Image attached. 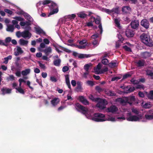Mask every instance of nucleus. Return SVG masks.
Wrapping results in <instances>:
<instances>
[{"mask_svg": "<svg viewBox=\"0 0 153 153\" xmlns=\"http://www.w3.org/2000/svg\"><path fill=\"white\" fill-rule=\"evenodd\" d=\"M99 36V32H98L95 34H94L93 35H92L91 38L92 39H96L97 38H98V37Z\"/></svg>", "mask_w": 153, "mask_h": 153, "instance_id": "nucleus-50", "label": "nucleus"}, {"mask_svg": "<svg viewBox=\"0 0 153 153\" xmlns=\"http://www.w3.org/2000/svg\"><path fill=\"white\" fill-rule=\"evenodd\" d=\"M122 10L123 14H129L131 11V8L128 6H124L123 7Z\"/></svg>", "mask_w": 153, "mask_h": 153, "instance_id": "nucleus-10", "label": "nucleus"}, {"mask_svg": "<svg viewBox=\"0 0 153 153\" xmlns=\"http://www.w3.org/2000/svg\"><path fill=\"white\" fill-rule=\"evenodd\" d=\"M127 87L128 88L127 89H126L125 91H124V93H129L133 91L135 89V88L134 87H131L130 86H127Z\"/></svg>", "mask_w": 153, "mask_h": 153, "instance_id": "nucleus-20", "label": "nucleus"}, {"mask_svg": "<svg viewBox=\"0 0 153 153\" xmlns=\"http://www.w3.org/2000/svg\"><path fill=\"white\" fill-rule=\"evenodd\" d=\"M13 19H16V20L22 22L24 20V19L21 17L19 16H16L13 18Z\"/></svg>", "mask_w": 153, "mask_h": 153, "instance_id": "nucleus-43", "label": "nucleus"}, {"mask_svg": "<svg viewBox=\"0 0 153 153\" xmlns=\"http://www.w3.org/2000/svg\"><path fill=\"white\" fill-rule=\"evenodd\" d=\"M141 25L146 29H148L149 27V22L146 19H144L141 21Z\"/></svg>", "mask_w": 153, "mask_h": 153, "instance_id": "nucleus-14", "label": "nucleus"}, {"mask_svg": "<svg viewBox=\"0 0 153 153\" xmlns=\"http://www.w3.org/2000/svg\"><path fill=\"white\" fill-rule=\"evenodd\" d=\"M106 94L110 96H113L115 95V94L112 91H109L106 92Z\"/></svg>", "mask_w": 153, "mask_h": 153, "instance_id": "nucleus-49", "label": "nucleus"}, {"mask_svg": "<svg viewBox=\"0 0 153 153\" xmlns=\"http://www.w3.org/2000/svg\"><path fill=\"white\" fill-rule=\"evenodd\" d=\"M30 69L28 68L27 69L24 71H22L21 73L22 74L23 76H26L28 74L30 73Z\"/></svg>", "mask_w": 153, "mask_h": 153, "instance_id": "nucleus-32", "label": "nucleus"}, {"mask_svg": "<svg viewBox=\"0 0 153 153\" xmlns=\"http://www.w3.org/2000/svg\"><path fill=\"white\" fill-rule=\"evenodd\" d=\"M19 45L21 46H26L28 43L27 40H25L23 39H20L19 41Z\"/></svg>", "mask_w": 153, "mask_h": 153, "instance_id": "nucleus-18", "label": "nucleus"}, {"mask_svg": "<svg viewBox=\"0 0 153 153\" xmlns=\"http://www.w3.org/2000/svg\"><path fill=\"white\" fill-rule=\"evenodd\" d=\"M22 14L25 18L28 20V22H29L30 23L33 22V19L29 14L25 12H23Z\"/></svg>", "mask_w": 153, "mask_h": 153, "instance_id": "nucleus-19", "label": "nucleus"}, {"mask_svg": "<svg viewBox=\"0 0 153 153\" xmlns=\"http://www.w3.org/2000/svg\"><path fill=\"white\" fill-rule=\"evenodd\" d=\"M78 99L79 101L85 105H86L89 104L88 101L83 96H79V97Z\"/></svg>", "mask_w": 153, "mask_h": 153, "instance_id": "nucleus-13", "label": "nucleus"}, {"mask_svg": "<svg viewBox=\"0 0 153 153\" xmlns=\"http://www.w3.org/2000/svg\"><path fill=\"white\" fill-rule=\"evenodd\" d=\"M87 41L86 39H84L81 41H80L79 42V43L80 45H86V46L87 44Z\"/></svg>", "mask_w": 153, "mask_h": 153, "instance_id": "nucleus-39", "label": "nucleus"}, {"mask_svg": "<svg viewBox=\"0 0 153 153\" xmlns=\"http://www.w3.org/2000/svg\"><path fill=\"white\" fill-rule=\"evenodd\" d=\"M102 64L105 65H108V61L107 59L103 58L102 61Z\"/></svg>", "mask_w": 153, "mask_h": 153, "instance_id": "nucleus-44", "label": "nucleus"}, {"mask_svg": "<svg viewBox=\"0 0 153 153\" xmlns=\"http://www.w3.org/2000/svg\"><path fill=\"white\" fill-rule=\"evenodd\" d=\"M118 63L116 61H112L108 64V65L111 68H113L117 67L118 65Z\"/></svg>", "mask_w": 153, "mask_h": 153, "instance_id": "nucleus-27", "label": "nucleus"}, {"mask_svg": "<svg viewBox=\"0 0 153 153\" xmlns=\"http://www.w3.org/2000/svg\"><path fill=\"white\" fill-rule=\"evenodd\" d=\"M15 79V77L13 75H10L9 77L7 78V79L8 81L14 80Z\"/></svg>", "mask_w": 153, "mask_h": 153, "instance_id": "nucleus-47", "label": "nucleus"}, {"mask_svg": "<svg viewBox=\"0 0 153 153\" xmlns=\"http://www.w3.org/2000/svg\"><path fill=\"white\" fill-rule=\"evenodd\" d=\"M76 17V15L75 14H73L71 15H69L67 16L66 18H68L70 20L74 19Z\"/></svg>", "mask_w": 153, "mask_h": 153, "instance_id": "nucleus-38", "label": "nucleus"}, {"mask_svg": "<svg viewBox=\"0 0 153 153\" xmlns=\"http://www.w3.org/2000/svg\"><path fill=\"white\" fill-rule=\"evenodd\" d=\"M151 55V54L150 53L146 52L142 53L141 56L143 58H146L150 57Z\"/></svg>", "mask_w": 153, "mask_h": 153, "instance_id": "nucleus-26", "label": "nucleus"}, {"mask_svg": "<svg viewBox=\"0 0 153 153\" xmlns=\"http://www.w3.org/2000/svg\"><path fill=\"white\" fill-rule=\"evenodd\" d=\"M31 23L29 22L26 21L21 22L20 23V25L23 28L25 29H27L30 27L29 26L30 25Z\"/></svg>", "mask_w": 153, "mask_h": 153, "instance_id": "nucleus-9", "label": "nucleus"}, {"mask_svg": "<svg viewBox=\"0 0 153 153\" xmlns=\"http://www.w3.org/2000/svg\"><path fill=\"white\" fill-rule=\"evenodd\" d=\"M148 97L150 99H153V91H151L148 94Z\"/></svg>", "mask_w": 153, "mask_h": 153, "instance_id": "nucleus-48", "label": "nucleus"}, {"mask_svg": "<svg viewBox=\"0 0 153 153\" xmlns=\"http://www.w3.org/2000/svg\"><path fill=\"white\" fill-rule=\"evenodd\" d=\"M77 15L78 17L83 19L85 18L87 16V15L84 11L78 12L77 13Z\"/></svg>", "mask_w": 153, "mask_h": 153, "instance_id": "nucleus-21", "label": "nucleus"}, {"mask_svg": "<svg viewBox=\"0 0 153 153\" xmlns=\"http://www.w3.org/2000/svg\"><path fill=\"white\" fill-rule=\"evenodd\" d=\"M71 92H70L69 94H68L67 96V98L68 100H73V99L71 97Z\"/></svg>", "mask_w": 153, "mask_h": 153, "instance_id": "nucleus-61", "label": "nucleus"}, {"mask_svg": "<svg viewBox=\"0 0 153 153\" xmlns=\"http://www.w3.org/2000/svg\"><path fill=\"white\" fill-rule=\"evenodd\" d=\"M31 36V34L27 31L22 32V37L25 38L29 39Z\"/></svg>", "mask_w": 153, "mask_h": 153, "instance_id": "nucleus-15", "label": "nucleus"}, {"mask_svg": "<svg viewBox=\"0 0 153 153\" xmlns=\"http://www.w3.org/2000/svg\"><path fill=\"white\" fill-rule=\"evenodd\" d=\"M134 32L130 29H127L126 31V34L127 37H132L134 35Z\"/></svg>", "mask_w": 153, "mask_h": 153, "instance_id": "nucleus-16", "label": "nucleus"}, {"mask_svg": "<svg viewBox=\"0 0 153 153\" xmlns=\"http://www.w3.org/2000/svg\"><path fill=\"white\" fill-rule=\"evenodd\" d=\"M131 82L133 84H137L139 82L138 80H135L134 78L131 80Z\"/></svg>", "mask_w": 153, "mask_h": 153, "instance_id": "nucleus-51", "label": "nucleus"}, {"mask_svg": "<svg viewBox=\"0 0 153 153\" xmlns=\"http://www.w3.org/2000/svg\"><path fill=\"white\" fill-rule=\"evenodd\" d=\"M132 112L136 114H138L139 113V111L136 109L133 108L132 109Z\"/></svg>", "mask_w": 153, "mask_h": 153, "instance_id": "nucleus-60", "label": "nucleus"}, {"mask_svg": "<svg viewBox=\"0 0 153 153\" xmlns=\"http://www.w3.org/2000/svg\"><path fill=\"white\" fill-rule=\"evenodd\" d=\"M136 63L137 66L141 67L144 66L145 62L143 60H140L136 62Z\"/></svg>", "mask_w": 153, "mask_h": 153, "instance_id": "nucleus-31", "label": "nucleus"}, {"mask_svg": "<svg viewBox=\"0 0 153 153\" xmlns=\"http://www.w3.org/2000/svg\"><path fill=\"white\" fill-rule=\"evenodd\" d=\"M98 27L99 28V29L100 30V34H101L102 33L103 30L102 28V26L101 24L100 23L99 25L98 26Z\"/></svg>", "mask_w": 153, "mask_h": 153, "instance_id": "nucleus-63", "label": "nucleus"}, {"mask_svg": "<svg viewBox=\"0 0 153 153\" xmlns=\"http://www.w3.org/2000/svg\"><path fill=\"white\" fill-rule=\"evenodd\" d=\"M43 4H50L49 5V6H50V7L51 9L58 7L55 3L48 0H46L43 1Z\"/></svg>", "mask_w": 153, "mask_h": 153, "instance_id": "nucleus-8", "label": "nucleus"}, {"mask_svg": "<svg viewBox=\"0 0 153 153\" xmlns=\"http://www.w3.org/2000/svg\"><path fill=\"white\" fill-rule=\"evenodd\" d=\"M69 69V68L67 66H65L63 68L62 71L64 72H65L67 71Z\"/></svg>", "mask_w": 153, "mask_h": 153, "instance_id": "nucleus-62", "label": "nucleus"}, {"mask_svg": "<svg viewBox=\"0 0 153 153\" xmlns=\"http://www.w3.org/2000/svg\"><path fill=\"white\" fill-rule=\"evenodd\" d=\"M95 23L97 24H100L101 22V19L100 17H98L96 19L95 21Z\"/></svg>", "mask_w": 153, "mask_h": 153, "instance_id": "nucleus-54", "label": "nucleus"}, {"mask_svg": "<svg viewBox=\"0 0 153 153\" xmlns=\"http://www.w3.org/2000/svg\"><path fill=\"white\" fill-rule=\"evenodd\" d=\"M2 94L4 95L6 94H9L11 93V90L8 88H3L1 89Z\"/></svg>", "mask_w": 153, "mask_h": 153, "instance_id": "nucleus-22", "label": "nucleus"}, {"mask_svg": "<svg viewBox=\"0 0 153 153\" xmlns=\"http://www.w3.org/2000/svg\"><path fill=\"white\" fill-rule=\"evenodd\" d=\"M142 119V116L141 115H132L131 113H128L126 117V119L130 121H141Z\"/></svg>", "mask_w": 153, "mask_h": 153, "instance_id": "nucleus-4", "label": "nucleus"}, {"mask_svg": "<svg viewBox=\"0 0 153 153\" xmlns=\"http://www.w3.org/2000/svg\"><path fill=\"white\" fill-rule=\"evenodd\" d=\"M16 89L20 93L24 94L25 93L24 90L21 88V87L16 88Z\"/></svg>", "mask_w": 153, "mask_h": 153, "instance_id": "nucleus-42", "label": "nucleus"}, {"mask_svg": "<svg viewBox=\"0 0 153 153\" xmlns=\"http://www.w3.org/2000/svg\"><path fill=\"white\" fill-rule=\"evenodd\" d=\"M52 10L49 13L48 16H51L52 15L57 13L59 11L58 7L54 8L52 9Z\"/></svg>", "mask_w": 153, "mask_h": 153, "instance_id": "nucleus-28", "label": "nucleus"}, {"mask_svg": "<svg viewBox=\"0 0 153 153\" xmlns=\"http://www.w3.org/2000/svg\"><path fill=\"white\" fill-rule=\"evenodd\" d=\"M34 29L36 33L39 34L45 35V32L39 26H36Z\"/></svg>", "mask_w": 153, "mask_h": 153, "instance_id": "nucleus-11", "label": "nucleus"}, {"mask_svg": "<svg viewBox=\"0 0 153 153\" xmlns=\"http://www.w3.org/2000/svg\"><path fill=\"white\" fill-rule=\"evenodd\" d=\"M89 98L93 101L97 102L99 98H94V97L91 94H90L89 96Z\"/></svg>", "mask_w": 153, "mask_h": 153, "instance_id": "nucleus-35", "label": "nucleus"}, {"mask_svg": "<svg viewBox=\"0 0 153 153\" xmlns=\"http://www.w3.org/2000/svg\"><path fill=\"white\" fill-rule=\"evenodd\" d=\"M97 102H98V103L97 104V106L101 109H103L108 103L105 100L100 98H99Z\"/></svg>", "mask_w": 153, "mask_h": 153, "instance_id": "nucleus-5", "label": "nucleus"}, {"mask_svg": "<svg viewBox=\"0 0 153 153\" xmlns=\"http://www.w3.org/2000/svg\"><path fill=\"white\" fill-rule=\"evenodd\" d=\"M135 88L136 89H143V86L142 85H138L136 86Z\"/></svg>", "mask_w": 153, "mask_h": 153, "instance_id": "nucleus-58", "label": "nucleus"}, {"mask_svg": "<svg viewBox=\"0 0 153 153\" xmlns=\"http://www.w3.org/2000/svg\"><path fill=\"white\" fill-rule=\"evenodd\" d=\"M86 83L88 85L91 86L94 85L93 82L91 81H88Z\"/></svg>", "mask_w": 153, "mask_h": 153, "instance_id": "nucleus-55", "label": "nucleus"}, {"mask_svg": "<svg viewBox=\"0 0 153 153\" xmlns=\"http://www.w3.org/2000/svg\"><path fill=\"white\" fill-rule=\"evenodd\" d=\"M44 52L46 55H48L52 52V49L50 47L46 48L44 50Z\"/></svg>", "mask_w": 153, "mask_h": 153, "instance_id": "nucleus-30", "label": "nucleus"}, {"mask_svg": "<svg viewBox=\"0 0 153 153\" xmlns=\"http://www.w3.org/2000/svg\"><path fill=\"white\" fill-rule=\"evenodd\" d=\"M101 65L99 64L97 66V67L94 68L95 72L97 74H103L101 69Z\"/></svg>", "mask_w": 153, "mask_h": 153, "instance_id": "nucleus-12", "label": "nucleus"}, {"mask_svg": "<svg viewBox=\"0 0 153 153\" xmlns=\"http://www.w3.org/2000/svg\"><path fill=\"white\" fill-rule=\"evenodd\" d=\"M75 107L77 110H80L82 113L84 114L86 117L96 122H102L106 120L105 115L100 113H96L92 116L93 111L90 110H88L86 107L82 106L79 103H76Z\"/></svg>", "mask_w": 153, "mask_h": 153, "instance_id": "nucleus-1", "label": "nucleus"}, {"mask_svg": "<svg viewBox=\"0 0 153 153\" xmlns=\"http://www.w3.org/2000/svg\"><path fill=\"white\" fill-rule=\"evenodd\" d=\"M12 56L11 55H9L6 57H5L4 59V61L3 62V63L5 64H7L9 60H11L12 59Z\"/></svg>", "mask_w": 153, "mask_h": 153, "instance_id": "nucleus-33", "label": "nucleus"}, {"mask_svg": "<svg viewBox=\"0 0 153 153\" xmlns=\"http://www.w3.org/2000/svg\"><path fill=\"white\" fill-rule=\"evenodd\" d=\"M90 55H87L86 54H79L78 56V57L80 58H88V57H90Z\"/></svg>", "mask_w": 153, "mask_h": 153, "instance_id": "nucleus-34", "label": "nucleus"}, {"mask_svg": "<svg viewBox=\"0 0 153 153\" xmlns=\"http://www.w3.org/2000/svg\"><path fill=\"white\" fill-rule=\"evenodd\" d=\"M131 25L132 28L136 29L138 27L139 25V22L137 20H134L131 22Z\"/></svg>", "mask_w": 153, "mask_h": 153, "instance_id": "nucleus-17", "label": "nucleus"}, {"mask_svg": "<svg viewBox=\"0 0 153 153\" xmlns=\"http://www.w3.org/2000/svg\"><path fill=\"white\" fill-rule=\"evenodd\" d=\"M146 71V74L150 76L153 79V73L149 70H147Z\"/></svg>", "mask_w": 153, "mask_h": 153, "instance_id": "nucleus-41", "label": "nucleus"}, {"mask_svg": "<svg viewBox=\"0 0 153 153\" xmlns=\"http://www.w3.org/2000/svg\"><path fill=\"white\" fill-rule=\"evenodd\" d=\"M140 39L145 44L149 47L153 46V41L151 39L150 36L148 34L143 33L140 36Z\"/></svg>", "mask_w": 153, "mask_h": 153, "instance_id": "nucleus-3", "label": "nucleus"}, {"mask_svg": "<svg viewBox=\"0 0 153 153\" xmlns=\"http://www.w3.org/2000/svg\"><path fill=\"white\" fill-rule=\"evenodd\" d=\"M112 13H116L117 14H119L120 12V11L119 9V7H117L115 8H114L112 9Z\"/></svg>", "mask_w": 153, "mask_h": 153, "instance_id": "nucleus-37", "label": "nucleus"}, {"mask_svg": "<svg viewBox=\"0 0 153 153\" xmlns=\"http://www.w3.org/2000/svg\"><path fill=\"white\" fill-rule=\"evenodd\" d=\"M42 1H40L38 3L36 4V7H38V8H40V6H41L42 5H44L43 4V2Z\"/></svg>", "mask_w": 153, "mask_h": 153, "instance_id": "nucleus-59", "label": "nucleus"}, {"mask_svg": "<svg viewBox=\"0 0 153 153\" xmlns=\"http://www.w3.org/2000/svg\"><path fill=\"white\" fill-rule=\"evenodd\" d=\"M61 62V60L59 59L55 60L54 61V65L56 66H59V65Z\"/></svg>", "mask_w": 153, "mask_h": 153, "instance_id": "nucleus-40", "label": "nucleus"}, {"mask_svg": "<svg viewBox=\"0 0 153 153\" xmlns=\"http://www.w3.org/2000/svg\"><path fill=\"white\" fill-rule=\"evenodd\" d=\"M117 36L118 38L119 39V41L122 42V41L124 40L123 38V37L122 35H121L118 34L117 35Z\"/></svg>", "mask_w": 153, "mask_h": 153, "instance_id": "nucleus-57", "label": "nucleus"}, {"mask_svg": "<svg viewBox=\"0 0 153 153\" xmlns=\"http://www.w3.org/2000/svg\"><path fill=\"white\" fill-rule=\"evenodd\" d=\"M135 100L134 97L131 96L128 97H125L123 98H117L116 100V101L123 105H125L126 103H128L131 105L135 101Z\"/></svg>", "mask_w": 153, "mask_h": 153, "instance_id": "nucleus-2", "label": "nucleus"}, {"mask_svg": "<svg viewBox=\"0 0 153 153\" xmlns=\"http://www.w3.org/2000/svg\"><path fill=\"white\" fill-rule=\"evenodd\" d=\"M7 28L6 30L7 31L13 32L14 29V27L13 25H7Z\"/></svg>", "mask_w": 153, "mask_h": 153, "instance_id": "nucleus-29", "label": "nucleus"}, {"mask_svg": "<svg viewBox=\"0 0 153 153\" xmlns=\"http://www.w3.org/2000/svg\"><path fill=\"white\" fill-rule=\"evenodd\" d=\"M14 55L16 56L22 54L24 53V51L22 48L18 46H16V48L14 49Z\"/></svg>", "mask_w": 153, "mask_h": 153, "instance_id": "nucleus-7", "label": "nucleus"}, {"mask_svg": "<svg viewBox=\"0 0 153 153\" xmlns=\"http://www.w3.org/2000/svg\"><path fill=\"white\" fill-rule=\"evenodd\" d=\"M149 113L153 114V111L152 110L149 111ZM145 117L147 120H151L153 119V114H146L145 115Z\"/></svg>", "mask_w": 153, "mask_h": 153, "instance_id": "nucleus-23", "label": "nucleus"}, {"mask_svg": "<svg viewBox=\"0 0 153 153\" xmlns=\"http://www.w3.org/2000/svg\"><path fill=\"white\" fill-rule=\"evenodd\" d=\"M114 22L116 25L118 27H120V20L118 19H114Z\"/></svg>", "mask_w": 153, "mask_h": 153, "instance_id": "nucleus-52", "label": "nucleus"}, {"mask_svg": "<svg viewBox=\"0 0 153 153\" xmlns=\"http://www.w3.org/2000/svg\"><path fill=\"white\" fill-rule=\"evenodd\" d=\"M59 100L58 98H55L51 101V103L54 106L59 102Z\"/></svg>", "mask_w": 153, "mask_h": 153, "instance_id": "nucleus-24", "label": "nucleus"}, {"mask_svg": "<svg viewBox=\"0 0 153 153\" xmlns=\"http://www.w3.org/2000/svg\"><path fill=\"white\" fill-rule=\"evenodd\" d=\"M65 79L66 84L68 86V88L71 89V86L69 80V76L67 74L65 75Z\"/></svg>", "mask_w": 153, "mask_h": 153, "instance_id": "nucleus-25", "label": "nucleus"}, {"mask_svg": "<svg viewBox=\"0 0 153 153\" xmlns=\"http://www.w3.org/2000/svg\"><path fill=\"white\" fill-rule=\"evenodd\" d=\"M152 106L151 105L150 103H145L144 105H143V106L144 108H149L151 107Z\"/></svg>", "mask_w": 153, "mask_h": 153, "instance_id": "nucleus-45", "label": "nucleus"}, {"mask_svg": "<svg viewBox=\"0 0 153 153\" xmlns=\"http://www.w3.org/2000/svg\"><path fill=\"white\" fill-rule=\"evenodd\" d=\"M22 32H20L19 31L17 32L16 33V36L18 38H20L21 37H22Z\"/></svg>", "mask_w": 153, "mask_h": 153, "instance_id": "nucleus-56", "label": "nucleus"}, {"mask_svg": "<svg viewBox=\"0 0 153 153\" xmlns=\"http://www.w3.org/2000/svg\"><path fill=\"white\" fill-rule=\"evenodd\" d=\"M107 111L113 114H119L118 109L115 105H112L107 108Z\"/></svg>", "mask_w": 153, "mask_h": 153, "instance_id": "nucleus-6", "label": "nucleus"}, {"mask_svg": "<svg viewBox=\"0 0 153 153\" xmlns=\"http://www.w3.org/2000/svg\"><path fill=\"white\" fill-rule=\"evenodd\" d=\"M91 66V64L85 65L84 66V69L86 71L88 72L89 68Z\"/></svg>", "mask_w": 153, "mask_h": 153, "instance_id": "nucleus-46", "label": "nucleus"}, {"mask_svg": "<svg viewBox=\"0 0 153 153\" xmlns=\"http://www.w3.org/2000/svg\"><path fill=\"white\" fill-rule=\"evenodd\" d=\"M38 63L39 66L41 68L44 69H45L46 68V67L44 64L41 63L40 62H39Z\"/></svg>", "mask_w": 153, "mask_h": 153, "instance_id": "nucleus-53", "label": "nucleus"}, {"mask_svg": "<svg viewBox=\"0 0 153 153\" xmlns=\"http://www.w3.org/2000/svg\"><path fill=\"white\" fill-rule=\"evenodd\" d=\"M99 44V42L98 41L97 39H95L92 42V45L93 46L92 47L93 48H94L98 45Z\"/></svg>", "mask_w": 153, "mask_h": 153, "instance_id": "nucleus-36", "label": "nucleus"}, {"mask_svg": "<svg viewBox=\"0 0 153 153\" xmlns=\"http://www.w3.org/2000/svg\"><path fill=\"white\" fill-rule=\"evenodd\" d=\"M5 12L8 13L10 14H11L12 13V12L11 10L7 9H6L4 10Z\"/></svg>", "mask_w": 153, "mask_h": 153, "instance_id": "nucleus-64", "label": "nucleus"}]
</instances>
